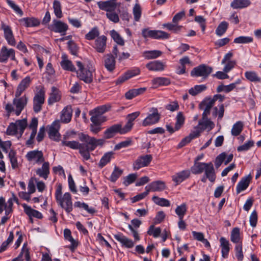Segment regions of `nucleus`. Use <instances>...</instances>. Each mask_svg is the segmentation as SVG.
<instances>
[{
    "label": "nucleus",
    "mask_w": 261,
    "mask_h": 261,
    "mask_svg": "<svg viewBox=\"0 0 261 261\" xmlns=\"http://www.w3.org/2000/svg\"><path fill=\"white\" fill-rule=\"evenodd\" d=\"M208 164L209 163L196 162L191 167V172L195 174H200L204 172Z\"/></svg>",
    "instance_id": "nucleus-37"
},
{
    "label": "nucleus",
    "mask_w": 261,
    "mask_h": 261,
    "mask_svg": "<svg viewBox=\"0 0 261 261\" xmlns=\"http://www.w3.org/2000/svg\"><path fill=\"white\" fill-rule=\"evenodd\" d=\"M14 202H17V198L13 194L12 197L10 198L7 202H5V199L4 197H0V214H1L4 210L5 211V215H9L12 211V206Z\"/></svg>",
    "instance_id": "nucleus-12"
},
{
    "label": "nucleus",
    "mask_w": 261,
    "mask_h": 261,
    "mask_svg": "<svg viewBox=\"0 0 261 261\" xmlns=\"http://www.w3.org/2000/svg\"><path fill=\"white\" fill-rule=\"evenodd\" d=\"M60 128V124L59 120H55L49 126L48 132L50 139L57 142L60 140L61 135L59 132Z\"/></svg>",
    "instance_id": "nucleus-16"
},
{
    "label": "nucleus",
    "mask_w": 261,
    "mask_h": 261,
    "mask_svg": "<svg viewBox=\"0 0 261 261\" xmlns=\"http://www.w3.org/2000/svg\"><path fill=\"white\" fill-rule=\"evenodd\" d=\"M38 123V119L36 117H34L29 124L27 130L25 134V136L29 135V139L26 142L27 145H29L33 144L34 139L37 134Z\"/></svg>",
    "instance_id": "nucleus-7"
},
{
    "label": "nucleus",
    "mask_w": 261,
    "mask_h": 261,
    "mask_svg": "<svg viewBox=\"0 0 261 261\" xmlns=\"http://www.w3.org/2000/svg\"><path fill=\"white\" fill-rule=\"evenodd\" d=\"M41 164V167L38 168L35 172L40 177L46 179L50 173L49 163L48 162L44 161Z\"/></svg>",
    "instance_id": "nucleus-23"
},
{
    "label": "nucleus",
    "mask_w": 261,
    "mask_h": 261,
    "mask_svg": "<svg viewBox=\"0 0 261 261\" xmlns=\"http://www.w3.org/2000/svg\"><path fill=\"white\" fill-rule=\"evenodd\" d=\"M187 212V205L185 203H182L177 206L175 209V213L178 216L179 219H183L185 215Z\"/></svg>",
    "instance_id": "nucleus-56"
},
{
    "label": "nucleus",
    "mask_w": 261,
    "mask_h": 261,
    "mask_svg": "<svg viewBox=\"0 0 261 261\" xmlns=\"http://www.w3.org/2000/svg\"><path fill=\"white\" fill-rule=\"evenodd\" d=\"M251 4L249 0H233L230 7L233 9H242L248 7Z\"/></svg>",
    "instance_id": "nucleus-41"
},
{
    "label": "nucleus",
    "mask_w": 261,
    "mask_h": 261,
    "mask_svg": "<svg viewBox=\"0 0 261 261\" xmlns=\"http://www.w3.org/2000/svg\"><path fill=\"white\" fill-rule=\"evenodd\" d=\"M28 98L23 95L21 97L13 99V103H8L5 106V110L8 113L14 112L16 116H19L27 105Z\"/></svg>",
    "instance_id": "nucleus-5"
},
{
    "label": "nucleus",
    "mask_w": 261,
    "mask_h": 261,
    "mask_svg": "<svg viewBox=\"0 0 261 261\" xmlns=\"http://www.w3.org/2000/svg\"><path fill=\"white\" fill-rule=\"evenodd\" d=\"M223 97L221 95L217 94L213 98H207L204 99L201 104V107L204 109L202 115H207L210 113L211 108L214 106L215 102L218 99L222 100Z\"/></svg>",
    "instance_id": "nucleus-18"
},
{
    "label": "nucleus",
    "mask_w": 261,
    "mask_h": 261,
    "mask_svg": "<svg viewBox=\"0 0 261 261\" xmlns=\"http://www.w3.org/2000/svg\"><path fill=\"white\" fill-rule=\"evenodd\" d=\"M231 241L237 244H242L240 229L238 227L233 228L230 234Z\"/></svg>",
    "instance_id": "nucleus-43"
},
{
    "label": "nucleus",
    "mask_w": 261,
    "mask_h": 261,
    "mask_svg": "<svg viewBox=\"0 0 261 261\" xmlns=\"http://www.w3.org/2000/svg\"><path fill=\"white\" fill-rule=\"evenodd\" d=\"M117 133L121 134L120 124H116L108 128L104 133V137L105 139H110Z\"/></svg>",
    "instance_id": "nucleus-26"
},
{
    "label": "nucleus",
    "mask_w": 261,
    "mask_h": 261,
    "mask_svg": "<svg viewBox=\"0 0 261 261\" xmlns=\"http://www.w3.org/2000/svg\"><path fill=\"white\" fill-rule=\"evenodd\" d=\"M123 170L115 166L114 170L112 172L110 177V180L112 182L116 181L117 179L122 175Z\"/></svg>",
    "instance_id": "nucleus-61"
},
{
    "label": "nucleus",
    "mask_w": 261,
    "mask_h": 261,
    "mask_svg": "<svg viewBox=\"0 0 261 261\" xmlns=\"http://www.w3.org/2000/svg\"><path fill=\"white\" fill-rule=\"evenodd\" d=\"M7 4L12 8L14 11L18 14L19 16H21L23 15V13L22 11L21 10L20 7L16 5L13 1L11 0H7Z\"/></svg>",
    "instance_id": "nucleus-63"
},
{
    "label": "nucleus",
    "mask_w": 261,
    "mask_h": 261,
    "mask_svg": "<svg viewBox=\"0 0 261 261\" xmlns=\"http://www.w3.org/2000/svg\"><path fill=\"white\" fill-rule=\"evenodd\" d=\"M62 58L61 66L63 69L72 72L76 71V69L71 61L68 60L65 55H63Z\"/></svg>",
    "instance_id": "nucleus-45"
},
{
    "label": "nucleus",
    "mask_w": 261,
    "mask_h": 261,
    "mask_svg": "<svg viewBox=\"0 0 261 261\" xmlns=\"http://www.w3.org/2000/svg\"><path fill=\"white\" fill-rule=\"evenodd\" d=\"M24 213L30 218L34 217L38 219L42 218V214L39 211L32 208L25 203L22 204Z\"/></svg>",
    "instance_id": "nucleus-29"
},
{
    "label": "nucleus",
    "mask_w": 261,
    "mask_h": 261,
    "mask_svg": "<svg viewBox=\"0 0 261 261\" xmlns=\"http://www.w3.org/2000/svg\"><path fill=\"white\" fill-rule=\"evenodd\" d=\"M133 13L135 21L138 22L140 20L142 14V9L140 5L138 3L135 4L133 9Z\"/></svg>",
    "instance_id": "nucleus-53"
},
{
    "label": "nucleus",
    "mask_w": 261,
    "mask_h": 261,
    "mask_svg": "<svg viewBox=\"0 0 261 261\" xmlns=\"http://www.w3.org/2000/svg\"><path fill=\"white\" fill-rule=\"evenodd\" d=\"M24 256L25 261H31V256L30 255L29 249L27 246V244L25 243L23 244L21 250V252H20L18 256L13 259L12 261H23L24 258L23 256Z\"/></svg>",
    "instance_id": "nucleus-30"
},
{
    "label": "nucleus",
    "mask_w": 261,
    "mask_h": 261,
    "mask_svg": "<svg viewBox=\"0 0 261 261\" xmlns=\"http://www.w3.org/2000/svg\"><path fill=\"white\" fill-rule=\"evenodd\" d=\"M142 34L144 38H151L155 39H167L169 37L168 34L160 30H150L145 29L142 30Z\"/></svg>",
    "instance_id": "nucleus-13"
},
{
    "label": "nucleus",
    "mask_w": 261,
    "mask_h": 261,
    "mask_svg": "<svg viewBox=\"0 0 261 261\" xmlns=\"http://www.w3.org/2000/svg\"><path fill=\"white\" fill-rule=\"evenodd\" d=\"M115 60L113 56L111 54L106 55L104 57V65L105 68L109 71H113L115 68Z\"/></svg>",
    "instance_id": "nucleus-32"
},
{
    "label": "nucleus",
    "mask_w": 261,
    "mask_h": 261,
    "mask_svg": "<svg viewBox=\"0 0 261 261\" xmlns=\"http://www.w3.org/2000/svg\"><path fill=\"white\" fill-rule=\"evenodd\" d=\"M161 233V229L159 227H154L153 225H151L147 233L150 236H153L154 238H158Z\"/></svg>",
    "instance_id": "nucleus-64"
},
{
    "label": "nucleus",
    "mask_w": 261,
    "mask_h": 261,
    "mask_svg": "<svg viewBox=\"0 0 261 261\" xmlns=\"http://www.w3.org/2000/svg\"><path fill=\"white\" fill-rule=\"evenodd\" d=\"M48 29L55 33H60L61 35H65L68 29V25L60 20L54 19L49 25Z\"/></svg>",
    "instance_id": "nucleus-14"
},
{
    "label": "nucleus",
    "mask_w": 261,
    "mask_h": 261,
    "mask_svg": "<svg viewBox=\"0 0 261 261\" xmlns=\"http://www.w3.org/2000/svg\"><path fill=\"white\" fill-rule=\"evenodd\" d=\"M107 40L106 36L101 35L95 39L91 46L97 52L103 53L107 47Z\"/></svg>",
    "instance_id": "nucleus-17"
},
{
    "label": "nucleus",
    "mask_w": 261,
    "mask_h": 261,
    "mask_svg": "<svg viewBox=\"0 0 261 261\" xmlns=\"http://www.w3.org/2000/svg\"><path fill=\"white\" fill-rule=\"evenodd\" d=\"M45 101V90L41 87L33 98V110L36 113L41 111Z\"/></svg>",
    "instance_id": "nucleus-9"
},
{
    "label": "nucleus",
    "mask_w": 261,
    "mask_h": 261,
    "mask_svg": "<svg viewBox=\"0 0 261 261\" xmlns=\"http://www.w3.org/2000/svg\"><path fill=\"white\" fill-rule=\"evenodd\" d=\"M243 128V123L241 121H238L234 123L232 127L231 133L233 136H238L242 132Z\"/></svg>",
    "instance_id": "nucleus-51"
},
{
    "label": "nucleus",
    "mask_w": 261,
    "mask_h": 261,
    "mask_svg": "<svg viewBox=\"0 0 261 261\" xmlns=\"http://www.w3.org/2000/svg\"><path fill=\"white\" fill-rule=\"evenodd\" d=\"M9 60L17 62L16 51L12 48L3 45L0 50V63H7Z\"/></svg>",
    "instance_id": "nucleus-6"
},
{
    "label": "nucleus",
    "mask_w": 261,
    "mask_h": 261,
    "mask_svg": "<svg viewBox=\"0 0 261 261\" xmlns=\"http://www.w3.org/2000/svg\"><path fill=\"white\" fill-rule=\"evenodd\" d=\"M92 115L90 120L92 123L100 124L106 120V118L99 114L92 112Z\"/></svg>",
    "instance_id": "nucleus-54"
},
{
    "label": "nucleus",
    "mask_w": 261,
    "mask_h": 261,
    "mask_svg": "<svg viewBox=\"0 0 261 261\" xmlns=\"http://www.w3.org/2000/svg\"><path fill=\"white\" fill-rule=\"evenodd\" d=\"M146 90L145 87L138 89H132L128 90L125 94V97L126 99L130 100L134 97L143 93Z\"/></svg>",
    "instance_id": "nucleus-42"
},
{
    "label": "nucleus",
    "mask_w": 261,
    "mask_h": 261,
    "mask_svg": "<svg viewBox=\"0 0 261 261\" xmlns=\"http://www.w3.org/2000/svg\"><path fill=\"white\" fill-rule=\"evenodd\" d=\"M162 52L158 50L145 51L143 53V56L146 59H152L160 57Z\"/></svg>",
    "instance_id": "nucleus-49"
},
{
    "label": "nucleus",
    "mask_w": 261,
    "mask_h": 261,
    "mask_svg": "<svg viewBox=\"0 0 261 261\" xmlns=\"http://www.w3.org/2000/svg\"><path fill=\"white\" fill-rule=\"evenodd\" d=\"M203 117L202 120L199 121L198 126L200 127L201 130H204L206 128H210L211 129L214 127V123L206 116V115H202Z\"/></svg>",
    "instance_id": "nucleus-46"
},
{
    "label": "nucleus",
    "mask_w": 261,
    "mask_h": 261,
    "mask_svg": "<svg viewBox=\"0 0 261 261\" xmlns=\"http://www.w3.org/2000/svg\"><path fill=\"white\" fill-rule=\"evenodd\" d=\"M115 239L119 242L122 245L126 248H132L135 244L130 239L124 236L122 234H118L115 236Z\"/></svg>",
    "instance_id": "nucleus-34"
},
{
    "label": "nucleus",
    "mask_w": 261,
    "mask_h": 261,
    "mask_svg": "<svg viewBox=\"0 0 261 261\" xmlns=\"http://www.w3.org/2000/svg\"><path fill=\"white\" fill-rule=\"evenodd\" d=\"M111 36L115 42L120 45L124 44V41L120 35L115 30L111 31Z\"/></svg>",
    "instance_id": "nucleus-62"
},
{
    "label": "nucleus",
    "mask_w": 261,
    "mask_h": 261,
    "mask_svg": "<svg viewBox=\"0 0 261 261\" xmlns=\"http://www.w3.org/2000/svg\"><path fill=\"white\" fill-rule=\"evenodd\" d=\"M202 130H201L200 127L197 126L195 128V130H193L191 133L187 137L185 138L182 140V141L179 144V145L180 147L185 146L187 143H189L192 139L198 137Z\"/></svg>",
    "instance_id": "nucleus-28"
},
{
    "label": "nucleus",
    "mask_w": 261,
    "mask_h": 261,
    "mask_svg": "<svg viewBox=\"0 0 261 261\" xmlns=\"http://www.w3.org/2000/svg\"><path fill=\"white\" fill-rule=\"evenodd\" d=\"M204 175L210 182H214L215 181L216 175L213 164L212 162H209L207 167L204 171Z\"/></svg>",
    "instance_id": "nucleus-40"
},
{
    "label": "nucleus",
    "mask_w": 261,
    "mask_h": 261,
    "mask_svg": "<svg viewBox=\"0 0 261 261\" xmlns=\"http://www.w3.org/2000/svg\"><path fill=\"white\" fill-rule=\"evenodd\" d=\"M160 118V115L157 109H152L150 111V113L143 120L142 125L143 126L153 125L159 122Z\"/></svg>",
    "instance_id": "nucleus-15"
},
{
    "label": "nucleus",
    "mask_w": 261,
    "mask_h": 261,
    "mask_svg": "<svg viewBox=\"0 0 261 261\" xmlns=\"http://www.w3.org/2000/svg\"><path fill=\"white\" fill-rule=\"evenodd\" d=\"M179 62L180 64V66H179L177 69V73L178 74H182L185 73L186 65L192 64L191 61L190 60L189 57L187 56H185L183 58H181L179 60Z\"/></svg>",
    "instance_id": "nucleus-44"
},
{
    "label": "nucleus",
    "mask_w": 261,
    "mask_h": 261,
    "mask_svg": "<svg viewBox=\"0 0 261 261\" xmlns=\"http://www.w3.org/2000/svg\"><path fill=\"white\" fill-rule=\"evenodd\" d=\"M253 41V38L250 36H241L236 38L233 42L236 44H247Z\"/></svg>",
    "instance_id": "nucleus-55"
},
{
    "label": "nucleus",
    "mask_w": 261,
    "mask_h": 261,
    "mask_svg": "<svg viewBox=\"0 0 261 261\" xmlns=\"http://www.w3.org/2000/svg\"><path fill=\"white\" fill-rule=\"evenodd\" d=\"M146 68L154 71H161L164 69V64L160 61H153L150 62L146 65Z\"/></svg>",
    "instance_id": "nucleus-36"
},
{
    "label": "nucleus",
    "mask_w": 261,
    "mask_h": 261,
    "mask_svg": "<svg viewBox=\"0 0 261 261\" xmlns=\"http://www.w3.org/2000/svg\"><path fill=\"white\" fill-rule=\"evenodd\" d=\"M55 197L58 205L63 208L66 213H69L72 211V198L69 192H66L62 195L61 189L58 188L56 191Z\"/></svg>",
    "instance_id": "nucleus-4"
},
{
    "label": "nucleus",
    "mask_w": 261,
    "mask_h": 261,
    "mask_svg": "<svg viewBox=\"0 0 261 261\" xmlns=\"http://www.w3.org/2000/svg\"><path fill=\"white\" fill-rule=\"evenodd\" d=\"M152 84L153 88L159 86H166L170 84V80L166 77H159L153 79L152 80Z\"/></svg>",
    "instance_id": "nucleus-48"
},
{
    "label": "nucleus",
    "mask_w": 261,
    "mask_h": 261,
    "mask_svg": "<svg viewBox=\"0 0 261 261\" xmlns=\"http://www.w3.org/2000/svg\"><path fill=\"white\" fill-rule=\"evenodd\" d=\"M212 71V67L204 64H201L192 70L191 75L192 77H202L203 79H205Z\"/></svg>",
    "instance_id": "nucleus-8"
},
{
    "label": "nucleus",
    "mask_w": 261,
    "mask_h": 261,
    "mask_svg": "<svg viewBox=\"0 0 261 261\" xmlns=\"http://www.w3.org/2000/svg\"><path fill=\"white\" fill-rule=\"evenodd\" d=\"M99 31L97 27L93 28L88 33L85 35L86 40H92L95 39L99 36Z\"/></svg>",
    "instance_id": "nucleus-52"
},
{
    "label": "nucleus",
    "mask_w": 261,
    "mask_h": 261,
    "mask_svg": "<svg viewBox=\"0 0 261 261\" xmlns=\"http://www.w3.org/2000/svg\"><path fill=\"white\" fill-rule=\"evenodd\" d=\"M166 188L165 183L161 180L153 181L145 187V190L149 193V191L160 192Z\"/></svg>",
    "instance_id": "nucleus-24"
},
{
    "label": "nucleus",
    "mask_w": 261,
    "mask_h": 261,
    "mask_svg": "<svg viewBox=\"0 0 261 261\" xmlns=\"http://www.w3.org/2000/svg\"><path fill=\"white\" fill-rule=\"evenodd\" d=\"M114 152L112 151L107 152L105 153L99 162V167L102 168L108 164L114 158Z\"/></svg>",
    "instance_id": "nucleus-47"
},
{
    "label": "nucleus",
    "mask_w": 261,
    "mask_h": 261,
    "mask_svg": "<svg viewBox=\"0 0 261 261\" xmlns=\"http://www.w3.org/2000/svg\"><path fill=\"white\" fill-rule=\"evenodd\" d=\"M61 97V92L56 87L53 86L51 87V92L48 99V105H53V103L59 101Z\"/></svg>",
    "instance_id": "nucleus-31"
},
{
    "label": "nucleus",
    "mask_w": 261,
    "mask_h": 261,
    "mask_svg": "<svg viewBox=\"0 0 261 261\" xmlns=\"http://www.w3.org/2000/svg\"><path fill=\"white\" fill-rule=\"evenodd\" d=\"M116 1L117 0L100 1L97 2V4L100 9L109 12L112 11H115L117 6Z\"/></svg>",
    "instance_id": "nucleus-22"
},
{
    "label": "nucleus",
    "mask_w": 261,
    "mask_h": 261,
    "mask_svg": "<svg viewBox=\"0 0 261 261\" xmlns=\"http://www.w3.org/2000/svg\"><path fill=\"white\" fill-rule=\"evenodd\" d=\"M140 70L138 68H135L126 72L123 75L119 77L117 80V83H121L126 81V80L138 75L140 74Z\"/></svg>",
    "instance_id": "nucleus-27"
},
{
    "label": "nucleus",
    "mask_w": 261,
    "mask_h": 261,
    "mask_svg": "<svg viewBox=\"0 0 261 261\" xmlns=\"http://www.w3.org/2000/svg\"><path fill=\"white\" fill-rule=\"evenodd\" d=\"M32 81V79L29 76H27L23 78L17 86L15 93V97H19L21 94L30 87Z\"/></svg>",
    "instance_id": "nucleus-21"
},
{
    "label": "nucleus",
    "mask_w": 261,
    "mask_h": 261,
    "mask_svg": "<svg viewBox=\"0 0 261 261\" xmlns=\"http://www.w3.org/2000/svg\"><path fill=\"white\" fill-rule=\"evenodd\" d=\"M8 156L13 169H16L18 167L17 159L16 156V152L11 150L9 151Z\"/></svg>",
    "instance_id": "nucleus-57"
},
{
    "label": "nucleus",
    "mask_w": 261,
    "mask_h": 261,
    "mask_svg": "<svg viewBox=\"0 0 261 261\" xmlns=\"http://www.w3.org/2000/svg\"><path fill=\"white\" fill-rule=\"evenodd\" d=\"M228 28V23L226 21H222L217 28L215 33L219 36H222L227 31Z\"/></svg>",
    "instance_id": "nucleus-50"
},
{
    "label": "nucleus",
    "mask_w": 261,
    "mask_h": 261,
    "mask_svg": "<svg viewBox=\"0 0 261 261\" xmlns=\"http://www.w3.org/2000/svg\"><path fill=\"white\" fill-rule=\"evenodd\" d=\"M190 175L191 171L190 170H184L176 172L172 176V179L175 183L176 185H178L189 178Z\"/></svg>",
    "instance_id": "nucleus-20"
},
{
    "label": "nucleus",
    "mask_w": 261,
    "mask_h": 261,
    "mask_svg": "<svg viewBox=\"0 0 261 261\" xmlns=\"http://www.w3.org/2000/svg\"><path fill=\"white\" fill-rule=\"evenodd\" d=\"M27 118L18 119L10 123L6 130V134L10 136H15L18 138H21L25 129L28 127Z\"/></svg>",
    "instance_id": "nucleus-3"
},
{
    "label": "nucleus",
    "mask_w": 261,
    "mask_h": 261,
    "mask_svg": "<svg viewBox=\"0 0 261 261\" xmlns=\"http://www.w3.org/2000/svg\"><path fill=\"white\" fill-rule=\"evenodd\" d=\"M220 247L221 249L222 256L226 258L228 257L230 250V244L229 241L224 237L220 239Z\"/></svg>",
    "instance_id": "nucleus-33"
},
{
    "label": "nucleus",
    "mask_w": 261,
    "mask_h": 261,
    "mask_svg": "<svg viewBox=\"0 0 261 261\" xmlns=\"http://www.w3.org/2000/svg\"><path fill=\"white\" fill-rule=\"evenodd\" d=\"M53 8L55 15L57 17L60 18L62 17L61 5L59 1L55 0L53 3Z\"/></svg>",
    "instance_id": "nucleus-60"
},
{
    "label": "nucleus",
    "mask_w": 261,
    "mask_h": 261,
    "mask_svg": "<svg viewBox=\"0 0 261 261\" xmlns=\"http://www.w3.org/2000/svg\"><path fill=\"white\" fill-rule=\"evenodd\" d=\"M72 111L70 106L65 107L61 111L60 115V120L62 123H67L71 120Z\"/></svg>",
    "instance_id": "nucleus-25"
},
{
    "label": "nucleus",
    "mask_w": 261,
    "mask_h": 261,
    "mask_svg": "<svg viewBox=\"0 0 261 261\" xmlns=\"http://www.w3.org/2000/svg\"><path fill=\"white\" fill-rule=\"evenodd\" d=\"M103 142L102 139H96L83 133L68 130L63 135L61 144L72 149H79L84 159L88 160L90 158V151L102 145Z\"/></svg>",
    "instance_id": "nucleus-1"
},
{
    "label": "nucleus",
    "mask_w": 261,
    "mask_h": 261,
    "mask_svg": "<svg viewBox=\"0 0 261 261\" xmlns=\"http://www.w3.org/2000/svg\"><path fill=\"white\" fill-rule=\"evenodd\" d=\"M251 179V177L250 175H248L241 179L237 186L236 191L237 194L240 193L247 189L249 185Z\"/></svg>",
    "instance_id": "nucleus-35"
},
{
    "label": "nucleus",
    "mask_w": 261,
    "mask_h": 261,
    "mask_svg": "<svg viewBox=\"0 0 261 261\" xmlns=\"http://www.w3.org/2000/svg\"><path fill=\"white\" fill-rule=\"evenodd\" d=\"M205 89L206 86L204 85H195L194 87L189 89V93L192 96H195Z\"/></svg>",
    "instance_id": "nucleus-58"
},
{
    "label": "nucleus",
    "mask_w": 261,
    "mask_h": 261,
    "mask_svg": "<svg viewBox=\"0 0 261 261\" xmlns=\"http://www.w3.org/2000/svg\"><path fill=\"white\" fill-rule=\"evenodd\" d=\"M1 28L3 31L4 37L8 44L12 46H15L16 45V41L11 27L4 22H2Z\"/></svg>",
    "instance_id": "nucleus-11"
},
{
    "label": "nucleus",
    "mask_w": 261,
    "mask_h": 261,
    "mask_svg": "<svg viewBox=\"0 0 261 261\" xmlns=\"http://www.w3.org/2000/svg\"><path fill=\"white\" fill-rule=\"evenodd\" d=\"M19 21L25 27H35L39 25L40 21L35 17H25L19 20Z\"/></svg>",
    "instance_id": "nucleus-39"
},
{
    "label": "nucleus",
    "mask_w": 261,
    "mask_h": 261,
    "mask_svg": "<svg viewBox=\"0 0 261 261\" xmlns=\"http://www.w3.org/2000/svg\"><path fill=\"white\" fill-rule=\"evenodd\" d=\"M152 200L155 203L161 206H169L170 205V201L165 198L153 196Z\"/></svg>",
    "instance_id": "nucleus-59"
},
{
    "label": "nucleus",
    "mask_w": 261,
    "mask_h": 261,
    "mask_svg": "<svg viewBox=\"0 0 261 261\" xmlns=\"http://www.w3.org/2000/svg\"><path fill=\"white\" fill-rule=\"evenodd\" d=\"M244 76L249 82L252 83H261V77L255 71L248 70L244 73Z\"/></svg>",
    "instance_id": "nucleus-38"
},
{
    "label": "nucleus",
    "mask_w": 261,
    "mask_h": 261,
    "mask_svg": "<svg viewBox=\"0 0 261 261\" xmlns=\"http://www.w3.org/2000/svg\"><path fill=\"white\" fill-rule=\"evenodd\" d=\"M25 158L30 163L34 165H39L45 161L42 151L38 150H34L28 152L25 155Z\"/></svg>",
    "instance_id": "nucleus-10"
},
{
    "label": "nucleus",
    "mask_w": 261,
    "mask_h": 261,
    "mask_svg": "<svg viewBox=\"0 0 261 261\" xmlns=\"http://www.w3.org/2000/svg\"><path fill=\"white\" fill-rule=\"evenodd\" d=\"M77 70H76L77 77L85 83L90 84L92 82L95 74V69L90 62L83 63L76 61Z\"/></svg>",
    "instance_id": "nucleus-2"
},
{
    "label": "nucleus",
    "mask_w": 261,
    "mask_h": 261,
    "mask_svg": "<svg viewBox=\"0 0 261 261\" xmlns=\"http://www.w3.org/2000/svg\"><path fill=\"white\" fill-rule=\"evenodd\" d=\"M152 159V156L150 154L139 157L133 164L134 169L137 170L141 168L147 166L151 161Z\"/></svg>",
    "instance_id": "nucleus-19"
}]
</instances>
